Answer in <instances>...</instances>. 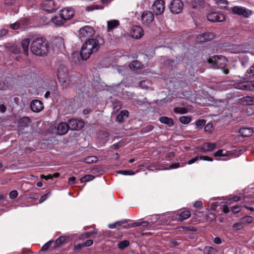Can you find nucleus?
<instances>
[{"label": "nucleus", "instance_id": "obj_52", "mask_svg": "<svg viewBox=\"0 0 254 254\" xmlns=\"http://www.w3.org/2000/svg\"><path fill=\"white\" fill-rule=\"evenodd\" d=\"M214 156L215 157H223L225 156L226 154L223 153V150L222 149H219L214 153Z\"/></svg>", "mask_w": 254, "mask_h": 254}, {"label": "nucleus", "instance_id": "obj_33", "mask_svg": "<svg viewBox=\"0 0 254 254\" xmlns=\"http://www.w3.org/2000/svg\"><path fill=\"white\" fill-rule=\"evenodd\" d=\"M245 76L247 78H252L254 77V64L247 70Z\"/></svg>", "mask_w": 254, "mask_h": 254}, {"label": "nucleus", "instance_id": "obj_9", "mask_svg": "<svg viewBox=\"0 0 254 254\" xmlns=\"http://www.w3.org/2000/svg\"><path fill=\"white\" fill-rule=\"evenodd\" d=\"M183 6V2L181 0H173L169 5V8L172 13L177 14L182 12Z\"/></svg>", "mask_w": 254, "mask_h": 254}, {"label": "nucleus", "instance_id": "obj_40", "mask_svg": "<svg viewBox=\"0 0 254 254\" xmlns=\"http://www.w3.org/2000/svg\"><path fill=\"white\" fill-rule=\"evenodd\" d=\"M243 207V206L241 205L233 206L231 208V211L233 212V213L237 214L239 213L240 211H241Z\"/></svg>", "mask_w": 254, "mask_h": 254}, {"label": "nucleus", "instance_id": "obj_5", "mask_svg": "<svg viewBox=\"0 0 254 254\" xmlns=\"http://www.w3.org/2000/svg\"><path fill=\"white\" fill-rule=\"evenodd\" d=\"M78 33V37L83 40L86 38L90 39L95 34V31L92 27L86 25L80 28Z\"/></svg>", "mask_w": 254, "mask_h": 254}, {"label": "nucleus", "instance_id": "obj_61", "mask_svg": "<svg viewBox=\"0 0 254 254\" xmlns=\"http://www.w3.org/2000/svg\"><path fill=\"white\" fill-rule=\"evenodd\" d=\"M93 243V240L91 239H89L86 240L84 243H83L84 247H89L91 246Z\"/></svg>", "mask_w": 254, "mask_h": 254}, {"label": "nucleus", "instance_id": "obj_12", "mask_svg": "<svg viewBox=\"0 0 254 254\" xmlns=\"http://www.w3.org/2000/svg\"><path fill=\"white\" fill-rule=\"evenodd\" d=\"M68 125L69 129L72 130H77L83 128L84 126V124L82 120H78L72 119L69 120Z\"/></svg>", "mask_w": 254, "mask_h": 254}, {"label": "nucleus", "instance_id": "obj_11", "mask_svg": "<svg viewBox=\"0 0 254 254\" xmlns=\"http://www.w3.org/2000/svg\"><path fill=\"white\" fill-rule=\"evenodd\" d=\"M154 19V15L152 12L149 10L144 11L141 16V21L144 25L148 26L151 24Z\"/></svg>", "mask_w": 254, "mask_h": 254}, {"label": "nucleus", "instance_id": "obj_48", "mask_svg": "<svg viewBox=\"0 0 254 254\" xmlns=\"http://www.w3.org/2000/svg\"><path fill=\"white\" fill-rule=\"evenodd\" d=\"M215 3L222 6L226 5L228 4V1L227 0H214Z\"/></svg>", "mask_w": 254, "mask_h": 254}, {"label": "nucleus", "instance_id": "obj_41", "mask_svg": "<svg viewBox=\"0 0 254 254\" xmlns=\"http://www.w3.org/2000/svg\"><path fill=\"white\" fill-rule=\"evenodd\" d=\"M97 233V230H93L90 232H87L85 233L84 234L81 235V236L82 237H85L86 238H88L90 237L91 236L96 234Z\"/></svg>", "mask_w": 254, "mask_h": 254}, {"label": "nucleus", "instance_id": "obj_2", "mask_svg": "<svg viewBox=\"0 0 254 254\" xmlns=\"http://www.w3.org/2000/svg\"><path fill=\"white\" fill-rule=\"evenodd\" d=\"M30 49L32 53L36 56H46L49 50L48 42L43 37L37 38L31 43Z\"/></svg>", "mask_w": 254, "mask_h": 254}, {"label": "nucleus", "instance_id": "obj_34", "mask_svg": "<svg viewBox=\"0 0 254 254\" xmlns=\"http://www.w3.org/2000/svg\"><path fill=\"white\" fill-rule=\"evenodd\" d=\"M94 176L91 175H85L80 179V183L87 182L94 179Z\"/></svg>", "mask_w": 254, "mask_h": 254}, {"label": "nucleus", "instance_id": "obj_19", "mask_svg": "<svg viewBox=\"0 0 254 254\" xmlns=\"http://www.w3.org/2000/svg\"><path fill=\"white\" fill-rule=\"evenodd\" d=\"M68 242L69 239L68 237L65 236H61L55 241V245L53 247V249H55L64 244L67 243Z\"/></svg>", "mask_w": 254, "mask_h": 254}, {"label": "nucleus", "instance_id": "obj_27", "mask_svg": "<svg viewBox=\"0 0 254 254\" xmlns=\"http://www.w3.org/2000/svg\"><path fill=\"white\" fill-rule=\"evenodd\" d=\"M120 24V22L117 20H112L107 22L108 31H110L115 28L117 27Z\"/></svg>", "mask_w": 254, "mask_h": 254}, {"label": "nucleus", "instance_id": "obj_16", "mask_svg": "<svg viewBox=\"0 0 254 254\" xmlns=\"http://www.w3.org/2000/svg\"><path fill=\"white\" fill-rule=\"evenodd\" d=\"M30 108L32 111L36 113H38L43 109L44 106L42 101L36 99L33 100L31 103Z\"/></svg>", "mask_w": 254, "mask_h": 254}, {"label": "nucleus", "instance_id": "obj_4", "mask_svg": "<svg viewBox=\"0 0 254 254\" xmlns=\"http://www.w3.org/2000/svg\"><path fill=\"white\" fill-rule=\"evenodd\" d=\"M57 77L59 81L62 83L63 87H67L69 84L68 77V72L66 67L62 66L59 68L57 73Z\"/></svg>", "mask_w": 254, "mask_h": 254}, {"label": "nucleus", "instance_id": "obj_23", "mask_svg": "<svg viewBox=\"0 0 254 254\" xmlns=\"http://www.w3.org/2000/svg\"><path fill=\"white\" fill-rule=\"evenodd\" d=\"M129 221H130V220L127 219L122 220L121 221H117L115 223L109 224L108 225V227L111 229H114L116 228H120V227L124 229L123 228V226Z\"/></svg>", "mask_w": 254, "mask_h": 254}, {"label": "nucleus", "instance_id": "obj_25", "mask_svg": "<svg viewBox=\"0 0 254 254\" xmlns=\"http://www.w3.org/2000/svg\"><path fill=\"white\" fill-rule=\"evenodd\" d=\"M51 21L57 26L63 25L66 21L65 19L60 14L59 16H55L51 19Z\"/></svg>", "mask_w": 254, "mask_h": 254}, {"label": "nucleus", "instance_id": "obj_64", "mask_svg": "<svg viewBox=\"0 0 254 254\" xmlns=\"http://www.w3.org/2000/svg\"><path fill=\"white\" fill-rule=\"evenodd\" d=\"M222 210L223 212L224 213H227L229 211L228 207L227 206V205H226L225 204H224L222 205Z\"/></svg>", "mask_w": 254, "mask_h": 254}, {"label": "nucleus", "instance_id": "obj_45", "mask_svg": "<svg viewBox=\"0 0 254 254\" xmlns=\"http://www.w3.org/2000/svg\"><path fill=\"white\" fill-rule=\"evenodd\" d=\"M20 22L19 21H16L14 23L10 24L9 27L13 30H17L20 28Z\"/></svg>", "mask_w": 254, "mask_h": 254}, {"label": "nucleus", "instance_id": "obj_17", "mask_svg": "<svg viewBox=\"0 0 254 254\" xmlns=\"http://www.w3.org/2000/svg\"><path fill=\"white\" fill-rule=\"evenodd\" d=\"M235 88L239 89L252 91L254 90V84L250 82L239 83L235 85Z\"/></svg>", "mask_w": 254, "mask_h": 254}, {"label": "nucleus", "instance_id": "obj_21", "mask_svg": "<svg viewBox=\"0 0 254 254\" xmlns=\"http://www.w3.org/2000/svg\"><path fill=\"white\" fill-rule=\"evenodd\" d=\"M191 215L190 211L188 210H184L181 212L178 213V219L181 222H183L185 220L189 218Z\"/></svg>", "mask_w": 254, "mask_h": 254}, {"label": "nucleus", "instance_id": "obj_24", "mask_svg": "<svg viewBox=\"0 0 254 254\" xmlns=\"http://www.w3.org/2000/svg\"><path fill=\"white\" fill-rule=\"evenodd\" d=\"M29 44L30 39L29 38L24 39L21 42V46L22 48L23 52L26 56L28 55Z\"/></svg>", "mask_w": 254, "mask_h": 254}, {"label": "nucleus", "instance_id": "obj_22", "mask_svg": "<svg viewBox=\"0 0 254 254\" xmlns=\"http://www.w3.org/2000/svg\"><path fill=\"white\" fill-rule=\"evenodd\" d=\"M159 121L162 124H164L167 125L169 127H172L174 125V122L173 120L168 117L162 116L159 118Z\"/></svg>", "mask_w": 254, "mask_h": 254}, {"label": "nucleus", "instance_id": "obj_49", "mask_svg": "<svg viewBox=\"0 0 254 254\" xmlns=\"http://www.w3.org/2000/svg\"><path fill=\"white\" fill-rule=\"evenodd\" d=\"M8 33V30L7 29H1L0 30V38H3L4 36H6Z\"/></svg>", "mask_w": 254, "mask_h": 254}, {"label": "nucleus", "instance_id": "obj_44", "mask_svg": "<svg viewBox=\"0 0 254 254\" xmlns=\"http://www.w3.org/2000/svg\"><path fill=\"white\" fill-rule=\"evenodd\" d=\"M54 241H52V240H50V241H48L47 243H46L45 245H44L42 246V247L41 248L40 251H42V252L47 251L49 248V247L51 246V244Z\"/></svg>", "mask_w": 254, "mask_h": 254}, {"label": "nucleus", "instance_id": "obj_36", "mask_svg": "<svg viewBox=\"0 0 254 254\" xmlns=\"http://www.w3.org/2000/svg\"><path fill=\"white\" fill-rule=\"evenodd\" d=\"M174 112L176 114H186L188 111L184 107H175L174 108Z\"/></svg>", "mask_w": 254, "mask_h": 254}, {"label": "nucleus", "instance_id": "obj_14", "mask_svg": "<svg viewBox=\"0 0 254 254\" xmlns=\"http://www.w3.org/2000/svg\"><path fill=\"white\" fill-rule=\"evenodd\" d=\"M60 13L66 21L73 17L74 15V11L71 7H66L61 9Z\"/></svg>", "mask_w": 254, "mask_h": 254}, {"label": "nucleus", "instance_id": "obj_38", "mask_svg": "<svg viewBox=\"0 0 254 254\" xmlns=\"http://www.w3.org/2000/svg\"><path fill=\"white\" fill-rule=\"evenodd\" d=\"M204 144L206 147L207 150L208 151H211L213 150L216 147V144L212 143L210 142H205Z\"/></svg>", "mask_w": 254, "mask_h": 254}, {"label": "nucleus", "instance_id": "obj_50", "mask_svg": "<svg viewBox=\"0 0 254 254\" xmlns=\"http://www.w3.org/2000/svg\"><path fill=\"white\" fill-rule=\"evenodd\" d=\"M18 192L16 190L11 191L9 194V198L11 199L15 198L18 195Z\"/></svg>", "mask_w": 254, "mask_h": 254}, {"label": "nucleus", "instance_id": "obj_62", "mask_svg": "<svg viewBox=\"0 0 254 254\" xmlns=\"http://www.w3.org/2000/svg\"><path fill=\"white\" fill-rule=\"evenodd\" d=\"M193 206L195 208H201L202 207V203L201 201H196L193 204Z\"/></svg>", "mask_w": 254, "mask_h": 254}, {"label": "nucleus", "instance_id": "obj_29", "mask_svg": "<svg viewBox=\"0 0 254 254\" xmlns=\"http://www.w3.org/2000/svg\"><path fill=\"white\" fill-rule=\"evenodd\" d=\"M141 65V64L138 61H133L130 63L129 66L130 69L137 70L140 69Z\"/></svg>", "mask_w": 254, "mask_h": 254}, {"label": "nucleus", "instance_id": "obj_60", "mask_svg": "<svg viewBox=\"0 0 254 254\" xmlns=\"http://www.w3.org/2000/svg\"><path fill=\"white\" fill-rule=\"evenodd\" d=\"M198 159H199V156L197 155V156H195V157H194L193 158L190 160L188 162L187 164L189 165L192 164L194 163V162H195L196 161H197Z\"/></svg>", "mask_w": 254, "mask_h": 254}, {"label": "nucleus", "instance_id": "obj_57", "mask_svg": "<svg viewBox=\"0 0 254 254\" xmlns=\"http://www.w3.org/2000/svg\"><path fill=\"white\" fill-rule=\"evenodd\" d=\"M116 120L119 123H123L124 122V117L120 113L116 117Z\"/></svg>", "mask_w": 254, "mask_h": 254}, {"label": "nucleus", "instance_id": "obj_26", "mask_svg": "<svg viewBox=\"0 0 254 254\" xmlns=\"http://www.w3.org/2000/svg\"><path fill=\"white\" fill-rule=\"evenodd\" d=\"M241 100L244 105H254V97L245 96L241 98Z\"/></svg>", "mask_w": 254, "mask_h": 254}, {"label": "nucleus", "instance_id": "obj_51", "mask_svg": "<svg viewBox=\"0 0 254 254\" xmlns=\"http://www.w3.org/2000/svg\"><path fill=\"white\" fill-rule=\"evenodd\" d=\"M83 247H84L83 243H80L76 245H74L73 250L76 251H80Z\"/></svg>", "mask_w": 254, "mask_h": 254}, {"label": "nucleus", "instance_id": "obj_56", "mask_svg": "<svg viewBox=\"0 0 254 254\" xmlns=\"http://www.w3.org/2000/svg\"><path fill=\"white\" fill-rule=\"evenodd\" d=\"M40 178L42 179H45L46 180H50V179H53V176H52L51 174H49L47 176L46 175H44L43 174L42 175H41L40 176Z\"/></svg>", "mask_w": 254, "mask_h": 254}, {"label": "nucleus", "instance_id": "obj_47", "mask_svg": "<svg viewBox=\"0 0 254 254\" xmlns=\"http://www.w3.org/2000/svg\"><path fill=\"white\" fill-rule=\"evenodd\" d=\"M194 4L193 5V7H196L198 5L201 6L204 4L203 0H193Z\"/></svg>", "mask_w": 254, "mask_h": 254}, {"label": "nucleus", "instance_id": "obj_35", "mask_svg": "<svg viewBox=\"0 0 254 254\" xmlns=\"http://www.w3.org/2000/svg\"><path fill=\"white\" fill-rule=\"evenodd\" d=\"M140 223H141V222H135L132 223V224L127 223V222L126 224H125V225H124L123 226V228L124 229H129V228H130L132 227H136L139 226H141Z\"/></svg>", "mask_w": 254, "mask_h": 254}, {"label": "nucleus", "instance_id": "obj_46", "mask_svg": "<svg viewBox=\"0 0 254 254\" xmlns=\"http://www.w3.org/2000/svg\"><path fill=\"white\" fill-rule=\"evenodd\" d=\"M243 227V225L242 223L238 222L235 223L233 226L232 228L236 230H239L242 229Z\"/></svg>", "mask_w": 254, "mask_h": 254}, {"label": "nucleus", "instance_id": "obj_54", "mask_svg": "<svg viewBox=\"0 0 254 254\" xmlns=\"http://www.w3.org/2000/svg\"><path fill=\"white\" fill-rule=\"evenodd\" d=\"M214 248L211 247H205L204 251L206 254H212L214 251Z\"/></svg>", "mask_w": 254, "mask_h": 254}, {"label": "nucleus", "instance_id": "obj_31", "mask_svg": "<svg viewBox=\"0 0 254 254\" xmlns=\"http://www.w3.org/2000/svg\"><path fill=\"white\" fill-rule=\"evenodd\" d=\"M129 245V242L128 240H123L121 242H120L118 244V247L120 250H124L126 248H127Z\"/></svg>", "mask_w": 254, "mask_h": 254}, {"label": "nucleus", "instance_id": "obj_42", "mask_svg": "<svg viewBox=\"0 0 254 254\" xmlns=\"http://www.w3.org/2000/svg\"><path fill=\"white\" fill-rule=\"evenodd\" d=\"M206 120L204 119H199L195 122V125L197 127L202 128L206 124Z\"/></svg>", "mask_w": 254, "mask_h": 254}, {"label": "nucleus", "instance_id": "obj_20", "mask_svg": "<svg viewBox=\"0 0 254 254\" xmlns=\"http://www.w3.org/2000/svg\"><path fill=\"white\" fill-rule=\"evenodd\" d=\"M239 133L243 137H249L253 134L254 131L250 127H242L239 129Z\"/></svg>", "mask_w": 254, "mask_h": 254}, {"label": "nucleus", "instance_id": "obj_3", "mask_svg": "<svg viewBox=\"0 0 254 254\" xmlns=\"http://www.w3.org/2000/svg\"><path fill=\"white\" fill-rule=\"evenodd\" d=\"M227 59L225 57L219 55L212 57L208 60V62L209 64H212L214 67L222 68L223 72L225 74H228L229 73V69L224 68Z\"/></svg>", "mask_w": 254, "mask_h": 254}, {"label": "nucleus", "instance_id": "obj_39", "mask_svg": "<svg viewBox=\"0 0 254 254\" xmlns=\"http://www.w3.org/2000/svg\"><path fill=\"white\" fill-rule=\"evenodd\" d=\"M153 128L154 127L152 125H147V126L141 129V132L142 134L148 133L151 131Z\"/></svg>", "mask_w": 254, "mask_h": 254}, {"label": "nucleus", "instance_id": "obj_13", "mask_svg": "<svg viewBox=\"0 0 254 254\" xmlns=\"http://www.w3.org/2000/svg\"><path fill=\"white\" fill-rule=\"evenodd\" d=\"M214 38V35L211 32H204L196 36V41L198 43L209 41Z\"/></svg>", "mask_w": 254, "mask_h": 254}, {"label": "nucleus", "instance_id": "obj_55", "mask_svg": "<svg viewBox=\"0 0 254 254\" xmlns=\"http://www.w3.org/2000/svg\"><path fill=\"white\" fill-rule=\"evenodd\" d=\"M200 160H203L204 161H212L213 160V158L207 156H199Z\"/></svg>", "mask_w": 254, "mask_h": 254}, {"label": "nucleus", "instance_id": "obj_7", "mask_svg": "<svg viewBox=\"0 0 254 254\" xmlns=\"http://www.w3.org/2000/svg\"><path fill=\"white\" fill-rule=\"evenodd\" d=\"M41 8L49 13H53L58 9L59 6L53 0H45L41 4Z\"/></svg>", "mask_w": 254, "mask_h": 254}, {"label": "nucleus", "instance_id": "obj_15", "mask_svg": "<svg viewBox=\"0 0 254 254\" xmlns=\"http://www.w3.org/2000/svg\"><path fill=\"white\" fill-rule=\"evenodd\" d=\"M130 35L134 39H140L143 35V30L139 26H133L130 31Z\"/></svg>", "mask_w": 254, "mask_h": 254}, {"label": "nucleus", "instance_id": "obj_32", "mask_svg": "<svg viewBox=\"0 0 254 254\" xmlns=\"http://www.w3.org/2000/svg\"><path fill=\"white\" fill-rule=\"evenodd\" d=\"M98 158L95 156H88L84 159V162L87 164H92L97 162Z\"/></svg>", "mask_w": 254, "mask_h": 254}, {"label": "nucleus", "instance_id": "obj_30", "mask_svg": "<svg viewBox=\"0 0 254 254\" xmlns=\"http://www.w3.org/2000/svg\"><path fill=\"white\" fill-rule=\"evenodd\" d=\"M191 121V116H183L180 117L179 121L181 123L184 125H187L189 124Z\"/></svg>", "mask_w": 254, "mask_h": 254}, {"label": "nucleus", "instance_id": "obj_63", "mask_svg": "<svg viewBox=\"0 0 254 254\" xmlns=\"http://www.w3.org/2000/svg\"><path fill=\"white\" fill-rule=\"evenodd\" d=\"M245 222H246L248 223H251L253 221V217L249 216H246L244 217L243 218Z\"/></svg>", "mask_w": 254, "mask_h": 254}, {"label": "nucleus", "instance_id": "obj_53", "mask_svg": "<svg viewBox=\"0 0 254 254\" xmlns=\"http://www.w3.org/2000/svg\"><path fill=\"white\" fill-rule=\"evenodd\" d=\"M180 164L179 163L177 162L175 163H173L171 164L168 168H167V169H176L179 167H180Z\"/></svg>", "mask_w": 254, "mask_h": 254}, {"label": "nucleus", "instance_id": "obj_6", "mask_svg": "<svg viewBox=\"0 0 254 254\" xmlns=\"http://www.w3.org/2000/svg\"><path fill=\"white\" fill-rule=\"evenodd\" d=\"M230 11L233 14L243 16L246 18H249L253 14L251 10L241 6H234L231 7Z\"/></svg>", "mask_w": 254, "mask_h": 254}, {"label": "nucleus", "instance_id": "obj_1", "mask_svg": "<svg viewBox=\"0 0 254 254\" xmlns=\"http://www.w3.org/2000/svg\"><path fill=\"white\" fill-rule=\"evenodd\" d=\"M104 43V39L100 36L86 39L81 49L80 55L81 59L84 61L88 59L91 55L96 53Z\"/></svg>", "mask_w": 254, "mask_h": 254}, {"label": "nucleus", "instance_id": "obj_28", "mask_svg": "<svg viewBox=\"0 0 254 254\" xmlns=\"http://www.w3.org/2000/svg\"><path fill=\"white\" fill-rule=\"evenodd\" d=\"M8 48L9 51L13 54H19L21 52V48L16 45H12Z\"/></svg>", "mask_w": 254, "mask_h": 254}, {"label": "nucleus", "instance_id": "obj_43", "mask_svg": "<svg viewBox=\"0 0 254 254\" xmlns=\"http://www.w3.org/2000/svg\"><path fill=\"white\" fill-rule=\"evenodd\" d=\"M118 174L124 175H133L135 172L131 170H120L118 172Z\"/></svg>", "mask_w": 254, "mask_h": 254}, {"label": "nucleus", "instance_id": "obj_58", "mask_svg": "<svg viewBox=\"0 0 254 254\" xmlns=\"http://www.w3.org/2000/svg\"><path fill=\"white\" fill-rule=\"evenodd\" d=\"M68 184L69 185H74L76 184V178L74 176L69 177L68 179Z\"/></svg>", "mask_w": 254, "mask_h": 254}, {"label": "nucleus", "instance_id": "obj_59", "mask_svg": "<svg viewBox=\"0 0 254 254\" xmlns=\"http://www.w3.org/2000/svg\"><path fill=\"white\" fill-rule=\"evenodd\" d=\"M7 88V85L3 81H0V90H5Z\"/></svg>", "mask_w": 254, "mask_h": 254}, {"label": "nucleus", "instance_id": "obj_18", "mask_svg": "<svg viewBox=\"0 0 254 254\" xmlns=\"http://www.w3.org/2000/svg\"><path fill=\"white\" fill-rule=\"evenodd\" d=\"M69 129L68 124L62 123L60 124L57 128V133L60 135L65 134Z\"/></svg>", "mask_w": 254, "mask_h": 254}, {"label": "nucleus", "instance_id": "obj_37", "mask_svg": "<svg viewBox=\"0 0 254 254\" xmlns=\"http://www.w3.org/2000/svg\"><path fill=\"white\" fill-rule=\"evenodd\" d=\"M213 129V124L210 123H208L204 127V131L208 133H210Z\"/></svg>", "mask_w": 254, "mask_h": 254}, {"label": "nucleus", "instance_id": "obj_8", "mask_svg": "<svg viewBox=\"0 0 254 254\" xmlns=\"http://www.w3.org/2000/svg\"><path fill=\"white\" fill-rule=\"evenodd\" d=\"M151 8L156 15L163 14L165 8V1L164 0H156L152 5Z\"/></svg>", "mask_w": 254, "mask_h": 254}, {"label": "nucleus", "instance_id": "obj_10", "mask_svg": "<svg viewBox=\"0 0 254 254\" xmlns=\"http://www.w3.org/2000/svg\"><path fill=\"white\" fill-rule=\"evenodd\" d=\"M207 19L212 22H220L225 20V16L224 14L217 11H212L207 15Z\"/></svg>", "mask_w": 254, "mask_h": 254}]
</instances>
